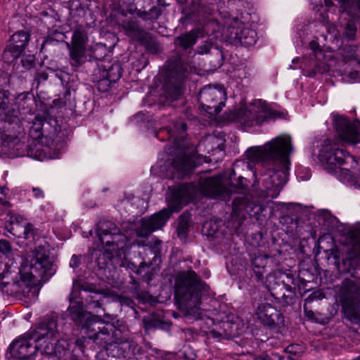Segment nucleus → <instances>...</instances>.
<instances>
[{
	"label": "nucleus",
	"mask_w": 360,
	"mask_h": 360,
	"mask_svg": "<svg viewBox=\"0 0 360 360\" xmlns=\"http://www.w3.org/2000/svg\"><path fill=\"white\" fill-rule=\"evenodd\" d=\"M33 63H34L33 60H30V66H32V65H33Z\"/></svg>",
	"instance_id": "nucleus-56"
},
{
	"label": "nucleus",
	"mask_w": 360,
	"mask_h": 360,
	"mask_svg": "<svg viewBox=\"0 0 360 360\" xmlns=\"http://www.w3.org/2000/svg\"><path fill=\"white\" fill-rule=\"evenodd\" d=\"M88 40L87 32L84 27L79 26L74 30L71 44H67L73 66L78 67L82 63Z\"/></svg>",
	"instance_id": "nucleus-14"
},
{
	"label": "nucleus",
	"mask_w": 360,
	"mask_h": 360,
	"mask_svg": "<svg viewBox=\"0 0 360 360\" xmlns=\"http://www.w3.org/2000/svg\"><path fill=\"white\" fill-rule=\"evenodd\" d=\"M356 32V27L353 20H349L345 27L344 34L349 39H353Z\"/></svg>",
	"instance_id": "nucleus-37"
},
{
	"label": "nucleus",
	"mask_w": 360,
	"mask_h": 360,
	"mask_svg": "<svg viewBox=\"0 0 360 360\" xmlns=\"http://www.w3.org/2000/svg\"><path fill=\"white\" fill-rule=\"evenodd\" d=\"M333 3L331 0H324L323 4L321 2L320 4L316 5V7L314 8V10H315L316 12L319 14V19L323 22H326V27L328 30V32L336 37L338 34L336 27L333 24L329 22L328 20V16L326 13V11L329 10V8L333 6Z\"/></svg>",
	"instance_id": "nucleus-25"
},
{
	"label": "nucleus",
	"mask_w": 360,
	"mask_h": 360,
	"mask_svg": "<svg viewBox=\"0 0 360 360\" xmlns=\"http://www.w3.org/2000/svg\"><path fill=\"white\" fill-rule=\"evenodd\" d=\"M106 316L110 319V320H112L113 319L112 318V316L109 314H106Z\"/></svg>",
	"instance_id": "nucleus-55"
},
{
	"label": "nucleus",
	"mask_w": 360,
	"mask_h": 360,
	"mask_svg": "<svg viewBox=\"0 0 360 360\" xmlns=\"http://www.w3.org/2000/svg\"><path fill=\"white\" fill-rule=\"evenodd\" d=\"M209 287L193 270L179 272L175 278V299L185 314L194 317L201 315V297Z\"/></svg>",
	"instance_id": "nucleus-3"
},
{
	"label": "nucleus",
	"mask_w": 360,
	"mask_h": 360,
	"mask_svg": "<svg viewBox=\"0 0 360 360\" xmlns=\"http://www.w3.org/2000/svg\"><path fill=\"white\" fill-rule=\"evenodd\" d=\"M268 360H284V358L277 354H273L271 356H269Z\"/></svg>",
	"instance_id": "nucleus-48"
},
{
	"label": "nucleus",
	"mask_w": 360,
	"mask_h": 360,
	"mask_svg": "<svg viewBox=\"0 0 360 360\" xmlns=\"http://www.w3.org/2000/svg\"><path fill=\"white\" fill-rule=\"evenodd\" d=\"M226 94L222 86H206L200 91V107L211 115H216L225 106Z\"/></svg>",
	"instance_id": "nucleus-12"
},
{
	"label": "nucleus",
	"mask_w": 360,
	"mask_h": 360,
	"mask_svg": "<svg viewBox=\"0 0 360 360\" xmlns=\"http://www.w3.org/2000/svg\"><path fill=\"white\" fill-rule=\"evenodd\" d=\"M138 15L146 21L155 20L160 15V11L156 7H153L148 11H139Z\"/></svg>",
	"instance_id": "nucleus-35"
},
{
	"label": "nucleus",
	"mask_w": 360,
	"mask_h": 360,
	"mask_svg": "<svg viewBox=\"0 0 360 360\" xmlns=\"http://www.w3.org/2000/svg\"><path fill=\"white\" fill-rule=\"evenodd\" d=\"M220 139L214 136L209 135L202 139L198 146V150H201L202 147L207 148V152L210 150H219L221 151L223 148L220 146L219 142Z\"/></svg>",
	"instance_id": "nucleus-31"
},
{
	"label": "nucleus",
	"mask_w": 360,
	"mask_h": 360,
	"mask_svg": "<svg viewBox=\"0 0 360 360\" xmlns=\"http://www.w3.org/2000/svg\"><path fill=\"white\" fill-rule=\"evenodd\" d=\"M82 343H83V341L82 339H79L76 341L77 346H78L80 349L82 348Z\"/></svg>",
	"instance_id": "nucleus-52"
},
{
	"label": "nucleus",
	"mask_w": 360,
	"mask_h": 360,
	"mask_svg": "<svg viewBox=\"0 0 360 360\" xmlns=\"http://www.w3.org/2000/svg\"><path fill=\"white\" fill-rule=\"evenodd\" d=\"M4 120L6 122H8L10 124H14L18 127H20V121L18 117V110L15 109L8 110L4 116Z\"/></svg>",
	"instance_id": "nucleus-36"
},
{
	"label": "nucleus",
	"mask_w": 360,
	"mask_h": 360,
	"mask_svg": "<svg viewBox=\"0 0 360 360\" xmlns=\"http://www.w3.org/2000/svg\"><path fill=\"white\" fill-rule=\"evenodd\" d=\"M0 252L6 257H9L12 254V247L8 240H0Z\"/></svg>",
	"instance_id": "nucleus-38"
},
{
	"label": "nucleus",
	"mask_w": 360,
	"mask_h": 360,
	"mask_svg": "<svg viewBox=\"0 0 360 360\" xmlns=\"http://www.w3.org/2000/svg\"><path fill=\"white\" fill-rule=\"evenodd\" d=\"M256 314L260 322L269 327L282 326L284 323V317L274 307L269 303H262L257 307Z\"/></svg>",
	"instance_id": "nucleus-18"
},
{
	"label": "nucleus",
	"mask_w": 360,
	"mask_h": 360,
	"mask_svg": "<svg viewBox=\"0 0 360 360\" xmlns=\"http://www.w3.org/2000/svg\"><path fill=\"white\" fill-rule=\"evenodd\" d=\"M106 226L112 230L114 238H112V252H116L118 250H122L127 246V237L120 233L117 226L110 221H107Z\"/></svg>",
	"instance_id": "nucleus-27"
},
{
	"label": "nucleus",
	"mask_w": 360,
	"mask_h": 360,
	"mask_svg": "<svg viewBox=\"0 0 360 360\" xmlns=\"http://www.w3.org/2000/svg\"><path fill=\"white\" fill-rule=\"evenodd\" d=\"M286 352L292 354L294 355L300 354L302 352V347L297 344H292L288 346L285 349Z\"/></svg>",
	"instance_id": "nucleus-42"
},
{
	"label": "nucleus",
	"mask_w": 360,
	"mask_h": 360,
	"mask_svg": "<svg viewBox=\"0 0 360 360\" xmlns=\"http://www.w3.org/2000/svg\"><path fill=\"white\" fill-rule=\"evenodd\" d=\"M194 191V186L191 184L181 185L172 189L167 197L169 210L163 209L150 218L143 219L136 231L137 236L142 238L147 237L153 231L165 226L172 212H177L193 198Z\"/></svg>",
	"instance_id": "nucleus-4"
},
{
	"label": "nucleus",
	"mask_w": 360,
	"mask_h": 360,
	"mask_svg": "<svg viewBox=\"0 0 360 360\" xmlns=\"http://www.w3.org/2000/svg\"><path fill=\"white\" fill-rule=\"evenodd\" d=\"M319 159L329 169L340 167L342 170L350 171L355 169L357 165L354 156L340 149L335 141L328 139L323 140L321 145Z\"/></svg>",
	"instance_id": "nucleus-7"
},
{
	"label": "nucleus",
	"mask_w": 360,
	"mask_h": 360,
	"mask_svg": "<svg viewBox=\"0 0 360 360\" xmlns=\"http://www.w3.org/2000/svg\"><path fill=\"white\" fill-rule=\"evenodd\" d=\"M340 5L341 15L360 18V0H335Z\"/></svg>",
	"instance_id": "nucleus-23"
},
{
	"label": "nucleus",
	"mask_w": 360,
	"mask_h": 360,
	"mask_svg": "<svg viewBox=\"0 0 360 360\" xmlns=\"http://www.w3.org/2000/svg\"><path fill=\"white\" fill-rule=\"evenodd\" d=\"M68 310L72 319L77 323H81L83 317L85 316H87V319L91 317V323L94 326H95L97 323H102L101 319L98 316H94L90 314H85L81 302H76L74 305L69 307Z\"/></svg>",
	"instance_id": "nucleus-26"
},
{
	"label": "nucleus",
	"mask_w": 360,
	"mask_h": 360,
	"mask_svg": "<svg viewBox=\"0 0 360 360\" xmlns=\"http://www.w3.org/2000/svg\"><path fill=\"white\" fill-rule=\"evenodd\" d=\"M176 156L171 162V176L181 179L188 175L195 167L194 155H187L186 152L181 145L175 150Z\"/></svg>",
	"instance_id": "nucleus-15"
},
{
	"label": "nucleus",
	"mask_w": 360,
	"mask_h": 360,
	"mask_svg": "<svg viewBox=\"0 0 360 360\" xmlns=\"http://www.w3.org/2000/svg\"><path fill=\"white\" fill-rule=\"evenodd\" d=\"M81 262V257L72 255L70 262V266L72 269L77 268Z\"/></svg>",
	"instance_id": "nucleus-44"
},
{
	"label": "nucleus",
	"mask_w": 360,
	"mask_h": 360,
	"mask_svg": "<svg viewBox=\"0 0 360 360\" xmlns=\"http://www.w3.org/2000/svg\"><path fill=\"white\" fill-rule=\"evenodd\" d=\"M334 124L342 140L349 143L360 142V132L356 129V122H351L347 118L339 116L335 117Z\"/></svg>",
	"instance_id": "nucleus-16"
},
{
	"label": "nucleus",
	"mask_w": 360,
	"mask_h": 360,
	"mask_svg": "<svg viewBox=\"0 0 360 360\" xmlns=\"http://www.w3.org/2000/svg\"><path fill=\"white\" fill-rule=\"evenodd\" d=\"M292 151V138L288 134L279 135L262 146L251 147L246 151L250 161L266 162L268 165L261 179L267 196L278 197L286 183L289 155Z\"/></svg>",
	"instance_id": "nucleus-1"
},
{
	"label": "nucleus",
	"mask_w": 360,
	"mask_h": 360,
	"mask_svg": "<svg viewBox=\"0 0 360 360\" xmlns=\"http://www.w3.org/2000/svg\"><path fill=\"white\" fill-rule=\"evenodd\" d=\"M33 333L34 329H31L12 342L8 360H34L37 349Z\"/></svg>",
	"instance_id": "nucleus-13"
},
{
	"label": "nucleus",
	"mask_w": 360,
	"mask_h": 360,
	"mask_svg": "<svg viewBox=\"0 0 360 360\" xmlns=\"http://www.w3.org/2000/svg\"><path fill=\"white\" fill-rule=\"evenodd\" d=\"M357 76V72H351L349 74V77H351L352 79H354Z\"/></svg>",
	"instance_id": "nucleus-54"
},
{
	"label": "nucleus",
	"mask_w": 360,
	"mask_h": 360,
	"mask_svg": "<svg viewBox=\"0 0 360 360\" xmlns=\"http://www.w3.org/2000/svg\"><path fill=\"white\" fill-rule=\"evenodd\" d=\"M273 259L267 255H259L252 260V264L255 273L258 277H262L264 273L265 268Z\"/></svg>",
	"instance_id": "nucleus-29"
},
{
	"label": "nucleus",
	"mask_w": 360,
	"mask_h": 360,
	"mask_svg": "<svg viewBox=\"0 0 360 360\" xmlns=\"http://www.w3.org/2000/svg\"><path fill=\"white\" fill-rule=\"evenodd\" d=\"M8 219L7 222L8 224L6 225L10 229L11 227H15V230H19L21 226H23L27 222V219L21 214L9 212L8 214Z\"/></svg>",
	"instance_id": "nucleus-32"
},
{
	"label": "nucleus",
	"mask_w": 360,
	"mask_h": 360,
	"mask_svg": "<svg viewBox=\"0 0 360 360\" xmlns=\"http://www.w3.org/2000/svg\"><path fill=\"white\" fill-rule=\"evenodd\" d=\"M231 323L228 321H224L219 326L216 325L215 328L212 329V333L216 338H225L232 335L231 331L229 330Z\"/></svg>",
	"instance_id": "nucleus-34"
},
{
	"label": "nucleus",
	"mask_w": 360,
	"mask_h": 360,
	"mask_svg": "<svg viewBox=\"0 0 360 360\" xmlns=\"http://www.w3.org/2000/svg\"><path fill=\"white\" fill-rule=\"evenodd\" d=\"M189 72L198 74L197 68L185 64L181 58L170 59L166 65V79L169 84L166 94L169 101L177 100L183 93L181 82Z\"/></svg>",
	"instance_id": "nucleus-8"
},
{
	"label": "nucleus",
	"mask_w": 360,
	"mask_h": 360,
	"mask_svg": "<svg viewBox=\"0 0 360 360\" xmlns=\"http://www.w3.org/2000/svg\"><path fill=\"white\" fill-rule=\"evenodd\" d=\"M213 49V44L210 41H205L202 45L197 47L195 53L207 54Z\"/></svg>",
	"instance_id": "nucleus-40"
},
{
	"label": "nucleus",
	"mask_w": 360,
	"mask_h": 360,
	"mask_svg": "<svg viewBox=\"0 0 360 360\" xmlns=\"http://www.w3.org/2000/svg\"><path fill=\"white\" fill-rule=\"evenodd\" d=\"M284 287L286 291L288 292V295L285 293L282 295V298L285 302L287 304H291L293 302L295 299V292L293 291L292 288L287 284H284Z\"/></svg>",
	"instance_id": "nucleus-39"
},
{
	"label": "nucleus",
	"mask_w": 360,
	"mask_h": 360,
	"mask_svg": "<svg viewBox=\"0 0 360 360\" xmlns=\"http://www.w3.org/2000/svg\"><path fill=\"white\" fill-rule=\"evenodd\" d=\"M357 49L358 47L354 45H345L340 49V53L341 54L343 60L345 63L356 60L357 59Z\"/></svg>",
	"instance_id": "nucleus-33"
},
{
	"label": "nucleus",
	"mask_w": 360,
	"mask_h": 360,
	"mask_svg": "<svg viewBox=\"0 0 360 360\" xmlns=\"http://www.w3.org/2000/svg\"><path fill=\"white\" fill-rule=\"evenodd\" d=\"M32 193L36 198H43L44 197V191L39 187L32 188Z\"/></svg>",
	"instance_id": "nucleus-45"
},
{
	"label": "nucleus",
	"mask_w": 360,
	"mask_h": 360,
	"mask_svg": "<svg viewBox=\"0 0 360 360\" xmlns=\"http://www.w3.org/2000/svg\"><path fill=\"white\" fill-rule=\"evenodd\" d=\"M243 202L242 199L238 198V202H239V203H240V202Z\"/></svg>",
	"instance_id": "nucleus-58"
},
{
	"label": "nucleus",
	"mask_w": 360,
	"mask_h": 360,
	"mask_svg": "<svg viewBox=\"0 0 360 360\" xmlns=\"http://www.w3.org/2000/svg\"><path fill=\"white\" fill-rule=\"evenodd\" d=\"M98 331L96 332L94 336L92 337L94 340H98L99 338L100 335H108L109 332L107 329H105L104 327L102 328L101 327H98Z\"/></svg>",
	"instance_id": "nucleus-46"
},
{
	"label": "nucleus",
	"mask_w": 360,
	"mask_h": 360,
	"mask_svg": "<svg viewBox=\"0 0 360 360\" xmlns=\"http://www.w3.org/2000/svg\"><path fill=\"white\" fill-rule=\"evenodd\" d=\"M51 266L48 251L39 246L33 251L30 264L22 266L18 272L19 278L10 281L9 276L13 271L10 266L0 274V285L9 286L11 293L15 296L22 295L30 302L35 301L39 294L37 285L46 276Z\"/></svg>",
	"instance_id": "nucleus-2"
},
{
	"label": "nucleus",
	"mask_w": 360,
	"mask_h": 360,
	"mask_svg": "<svg viewBox=\"0 0 360 360\" xmlns=\"http://www.w3.org/2000/svg\"><path fill=\"white\" fill-rule=\"evenodd\" d=\"M22 65L25 66V60H24V59H22Z\"/></svg>",
	"instance_id": "nucleus-59"
},
{
	"label": "nucleus",
	"mask_w": 360,
	"mask_h": 360,
	"mask_svg": "<svg viewBox=\"0 0 360 360\" xmlns=\"http://www.w3.org/2000/svg\"><path fill=\"white\" fill-rule=\"evenodd\" d=\"M121 26L125 34L131 39L137 41L143 39L144 31L136 20H125L122 22Z\"/></svg>",
	"instance_id": "nucleus-24"
},
{
	"label": "nucleus",
	"mask_w": 360,
	"mask_h": 360,
	"mask_svg": "<svg viewBox=\"0 0 360 360\" xmlns=\"http://www.w3.org/2000/svg\"><path fill=\"white\" fill-rule=\"evenodd\" d=\"M269 109L265 101L256 100L248 106L240 107L231 112L228 120L251 127L263 122L269 116Z\"/></svg>",
	"instance_id": "nucleus-10"
},
{
	"label": "nucleus",
	"mask_w": 360,
	"mask_h": 360,
	"mask_svg": "<svg viewBox=\"0 0 360 360\" xmlns=\"http://www.w3.org/2000/svg\"><path fill=\"white\" fill-rule=\"evenodd\" d=\"M201 186L205 195L226 200L232 193H245L248 188V180L241 176L238 177L236 183H233L231 176L219 174L205 179Z\"/></svg>",
	"instance_id": "nucleus-6"
},
{
	"label": "nucleus",
	"mask_w": 360,
	"mask_h": 360,
	"mask_svg": "<svg viewBox=\"0 0 360 360\" xmlns=\"http://www.w3.org/2000/svg\"><path fill=\"white\" fill-rule=\"evenodd\" d=\"M7 231L18 238H24L25 239L34 238L35 235V230L33 226L27 221L25 224L21 226L19 230H15V227H11L9 229L7 226Z\"/></svg>",
	"instance_id": "nucleus-30"
},
{
	"label": "nucleus",
	"mask_w": 360,
	"mask_h": 360,
	"mask_svg": "<svg viewBox=\"0 0 360 360\" xmlns=\"http://www.w3.org/2000/svg\"><path fill=\"white\" fill-rule=\"evenodd\" d=\"M122 75L121 65L118 62L111 65H103V77L98 82V89L101 91H108L112 82H116Z\"/></svg>",
	"instance_id": "nucleus-20"
},
{
	"label": "nucleus",
	"mask_w": 360,
	"mask_h": 360,
	"mask_svg": "<svg viewBox=\"0 0 360 360\" xmlns=\"http://www.w3.org/2000/svg\"><path fill=\"white\" fill-rule=\"evenodd\" d=\"M236 199H235V200H233V206H234V207L236 206Z\"/></svg>",
	"instance_id": "nucleus-57"
},
{
	"label": "nucleus",
	"mask_w": 360,
	"mask_h": 360,
	"mask_svg": "<svg viewBox=\"0 0 360 360\" xmlns=\"http://www.w3.org/2000/svg\"><path fill=\"white\" fill-rule=\"evenodd\" d=\"M269 355L267 354H262L259 356H255L253 358V360H268Z\"/></svg>",
	"instance_id": "nucleus-49"
},
{
	"label": "nucleus",
	"mask_w": 360,
	"mask_h": 360,
	"mask_svg": "<svg viewBox=\"0 0 360 360\" xmlns=\"http://www.w3.org/2000/svg\"><path fill=\"white\" fill-rule=\"evenodd\" d=\"M30 41V34L25 31H19L13 34L10 44L5 49L3 57L8 61L18 58L23 52Z\"/></svg>",
	"instance_id": "nucleus-17"
},
{
	"label": "nucleus",
	"mask_w": 360,
	"mask_h": 360,
	"mask_svg": "<svg viewBox=\"0 0 360 360\" xmlns=\"http://www.w3.org/2000/svg\"><path fill=\"white\" fill-rule=\"evenodd\" d=\"M186 129V123L180 120L174 122L172 127L161 129L155 136L159 140H161V138L159 137L160 134L166 131L168 134L167 139L174 142V147L176 150L181 145V141L185 136Z\"/></svg>",
	"instance_id": "nucleus-21"
},
{
	"label": "nucleus",
	"mask_w": 360,
	"mask_h": 360,
	"mask_svg": "<svg viewBox=\"0 0 360 360\" xmlns=\"http://www.w3.org/2000/svg\"><path fill=\"white\" fill-rule=\"evenodd\" d=\"M309 48L313 51L314 58L316 60L311 59L308 63L304 62V75L308 77H313L316 74H323L328 71V68L324 63L319 62L320 57L323 56L320 46L316 41H311L309 43Z\"/></svg>",
	"instance_id": "nucleus-19"
},
{
	"label": "nucleus",
	"mask_w": 360,
	"mask_h": 360,
	"mask_svg": "<svg viewBox=\"0 0 360 360\" xmlns=\"http://www.w3.org/2000/svg\"><path fill=\"white\" fill-rule=\"evenodd\" d=\"M231 174H234V171L233 170L231 171Z\"/></svg>",
	"instance_id": "nucleus-60"
},
{
	"label": "nucleus",
	"mask_w": 360,
	"mask_h": 360,
	"mask_svg": "<svg viewBox=\"0 0 360 360\" xmlns=\"http://www.w3.org/2000/svg\"><path fill=\"white\" fill-rule=\"evenodd\" d=\"M188 222V217L183 214L180 217L178 224V231H182L183 232L187 229Z\"/></svg>",
	"instance_id": "nucleus-43"
},
{
	"label": "nucleus",
	"mask_w": 360,
	"mask_h": 360,
	"mask_svg": "<svg viewBox=\"0 0 360 360\" xmlns=\"http://www.w3.org/2000/svg\"><path fill=\"white\" fill-rule=\"evenodd\" d=\"M340 300L345 317L351 323L360 325V285L351 280L345 281Z\"/></svg>",
	"instance_id": "nucleus-9"
},
{
	"label": "nucleus",
	"mask_w": 360,
	"mask_h": 360,
	"mask_svg": "<svg viewBox=\"0 0 360 360\" xmlns=\"http://www.w3.org/2000/svg\"><path fill=\"white\" fill-rule=\"evenodd\" d=\"M0 203L4 206H10L9 202L2 198H0Z\"/></svg>",
	"instance_id": "nucleus-50"
},
{
	"label": "nucleus",
	"mask_w": 360,
	"mask_h": 360,
	"mask_svg": "<svg viewBox=\"0 0 360 360\" xmlns=\"http://www.w3.org/2000/svg\"><path fill=\"white\" fill-rule=\"evenodd\" d=\"M161 244L162 241L155 238L153 239L150 243V248L153 253L155 255V257H157V255L161 251Z\"/></svg>",
	"instance_id": "nucleus-41"
},
{
	"label": "nucleus",
	"mask_w": 360,
	"mask_h": 360,
	"mask_svg": "<svg viewBox=\"0 0 360 360\" xmlns=\"http://www.w3.org/2000/svg\"><path fill=\"white\" fill-rule=\"evenodd\" d=\"M106 224L107 221L102 222L100 224L97 229V235L103 248L109 257L112 256V238H114V233L112 230L106 226Z\"/></svg>",
	"instance_id": "nucleus-22"
},
{
	"label": "nucleus",
	"mask_w": 360,
	"mask_h": 360,
	"mask_svg": "<svg viewBox=\"0 0 360 360\" xmlns=\"http://www.w3.org/2000/svg\"><path fill=\"white\" fill-rule=\"evenodd\" d=\"M211 225V222H206L203 224V226H202V232L206 234V235H208V236H211L213 234V233H210V232H207L205 230L206 229H208L209 227Z\"/></svg>",
	"instance_id": "nucleus-47"
},
{
	"label": "nucleus",
	"mask_w": 360,
	"mask_h": 360,
	"mask_svg": "<svg viewBox=\"0 0 360 360\" xmlns=\"http://www.w3.org/2000/svg\"><path fill=\"white\" fill-rule=\"evenodd\" d=\"M224 38L231 44L250 46L257 41V33L238 18L227 19L223 27Z\"/></svg>",
	"instance_id": "nucleus-11"
},
{
	"label": "nucleus",
	"mask_w": 360,
	"mask_h": 360,
	"mask_svg": "<svg viewBox=\"0 0 360 360\" xmlns=\"http://www.w3.org/2000/svg\"><path fill=\"white\" fill-rule=\"evenodd\" d=\"M274 295L276 297V298L281 300V293L279 292H276L274 293Z\"/></svg>",
	"instance_id": "nucleus-53"
},
{
	"label": "nucleus",
	"mask_w": 360,
	"mask_h": 360,
	"mask_svg": "<svg viewBox=\"0 0 360 360\" xmlns=\"http://www.w3.org/2000/svg\"><path fill=\"white\" fill-rule=\"evenodd\" d=\"M198 37V31L193 30L177 37L174 40V44L177 47L186 50L192 47L196 43Z\"/></svg>",
	"instance_id": "nucleus-28"
},
{
	"label": "nucleus",
	"mask_w": 360,
	"mask_h": 360,
	"mask_svg": "<svg viewBox=\"0 0 360 360\" xmlns=\"http://www.w3.org/2000/svg\"><path fill=\"white\" fill-rule=\"evenodd\" d=\"M6 190H8L6 187L4 186H0V193L3 195H6Z\"/></svg>",
	"instance_id": "nucleus-51"
},
{
	"label": "nucleus",
	"mask_w": 360,
	"mask_h": 360,
	"mask_svg": "<svg viewBox=\"0 0 360 360\" xmlns=\"http://www.w3.org/2000/svg\"><path fill=\"white\" fill-rule=\"evenodd\" d=\"M32 338L37 349L44 357L56 359L65 354L68 342L62 338L56 319H46L34 328Z\"/></svg>",
	"instance_id": "nucleus-5"
}]
</instances>
